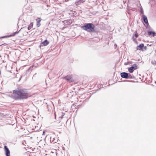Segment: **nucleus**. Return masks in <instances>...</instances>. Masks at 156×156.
Masks as SVG:
<instances>
[{
	"label": "nucleus",
	"instance_id": "nucleus-4",
	"mask_svg": "<svg viewBox=\"0 0 156 156\" xmlns=\"http://www.w3.org/2000/svg\"><path fill=\"white\" fill-rule=\"evenodd\" d=\"M121 76L123 78L127 79L128 73L126 72H122L120 73Z\"/></svg>",
	"mask_w": 156,
	"mask_h": 156
},
{
	"label": "nucleus",
	"instance_id": "nucleus-7",
	"mask_svg": "<svg viewBox=\"0 0 156 156\" xmlns=\"http://www.w3.org/2000/svg\"><path fill=\"white\" fill-rule=\"evenodd\" d=\"M41 19L40 18H38L36 19L37 21V27H39L40 25L41 24L40 23V22L41 21Z\"/></svg>",
	"mask_w": 156,
	"mask_h": 156
},
{
	"label": "nucleus",
	"instance_id": "nucleus-12",
	"mask_svg": "<svg viewBox=\"0 0 156 156\" xmlns=\"http://www.w3.org/2000/svg\"><path fill=\"white\" fill-rule=\"evenodd\" d=\"M148 34L149 35H152L153 37H154L155 36V33L154 32H153V31H149L148 32Z\"/></svg>",
	"mask_w": 156,
	"mask_h": 156
},
{
	"label": "nucleus",
	"instance_id": "nucleus-6",
	"mask_svg": "<svg viewBox=\"0 0 156 156\" xmlns=\"http://www.w3.org/2000/svg\"><path fill=\"white\" fill-rule=\"evenodd\" d=\"M49 42L47 40H45L43 42H41V44L40 46H45L47 45L48 44Z\"/></svg>",
	"mask_w": 156,
	"mask_h": 156
},
{
	"label": "nucleus",
	"instance_id": "nucleus-11",
	"mask_svg": "<svg viewBox=\"0 0 156 156\" xmlns=\"http://www.w3.org/2000/svg\"><path fill=\"white\" fill-rule=\"evenodd\" d=\"M127 79H133L134 78V77L131 74H130L128 73Z\"/></svg>",
	"mask_w": 156,
	"mask_h": 156
},
{
	"label": "nucleus",
	"instance_id": "nucleus-16",
	"mask_svg": "<svg viewBox=\"0 0 156 156\" xmlns=\"http://www.w3.org/2000/svg\"><path fill=\"white\" fill-rule=\"evenodd\" d=\"M140 12H141V13L142 14H144V12L143 11V9L142 8H141L140 10Z\"/></svg>",
	"mask_w": 156,
	"mask_h": 156
},
{
	"label": "nucleus",
	"instance_id": "nucleus-3",
	"mask_svg": "<svg viewBox=\"0 0 156 156\" xmlns=\"http://www.w3.org/2000/svg\"><path fill=\"white\" fill-rule=\"evenodd\" d=\"M4 148L6 156H10V151L8 148L5 145L4 146Z\"/></svg>",
	"mask_w": 156,
	"mask_h": 156
},
{
	"label": "nucleus",
	"instance_id": "nucleus-9",
	"mask_svg": "<svg viewBox=\"0 0 156 156\" xmlns=\"http://www.w3.org/2000/svg\"><path fill=\"white\" fill-rule=\"evenodd\" d=\"M64 79L69 81H70V80H71V79H72V77L69 76H66L65 78H64Z\"/></svg>",
	"mask_w": 156,
	"mask_h": 156
},
{
	"label": "nucleus",
	"instance_id": "nucleus-18",
	"mask_svg": "<svg viewBox=\"0 0 156 156\" xmlns=\"http://www.w3.org/2000/svg\"><path fill=\"white\" fill-rule=\"evenodd\" d=\"M143 48H144V51L146 50H147V47L146 46H144V47Z\"/></svg>",
	"mask_w": 156,
	"mask_h": 156
},
{
	"label": "nucleus",
	"instance_id": "nucleus-14",
	"mask_svg": "<svg viewBox=\"0 0 156 156\" xmlns=\"http://www.w3.org/2000/svg\"><path fill=\"white\" fill-rule=\"evenodd\" d=\"M134 69L131 67H129L128 69V70L130 73H132L133 72Z\"/></svg>",
	"mask_w": 156,
	"mask_h": 156
},
{
	"label": "nucleus",
	"instance_id": "nucleus-5",
	"mask_svg": "<svg viewBox=\"0 0 156 156\" xmlns=\"http://www.w3.org/2000/svg\"><path fill=\"white\" fill-rule=\"evenodd\" d=\"M144 47V44H141L137 47L136 49L137 50H140L143 51H144V50H143Z\"/></svg>",
	"mask_w": 156,
	"mask_h": 156
},
{
	"label": "nucleus",
	"instance_id": "nucleus-22",
	"mask_svg": "<svg viewBox=\"0 0 156 156\" xmlns=\"http://www.w3.org/2000/svg\"><path fill=\"white\" fill-rule=\"evenodd\" d=\"M22 29V28H21V29H20V30H21V29Z\"/></svg>",
	"mask_w": 156,
	"mask_h": 156
},
{
	"label": "nucleus",
	"instance_id": "nucleus-8",
	"mask_svg": "<svg viewBox=\"0 0 156 156\" xmlns=\"http://www.w3.org/2000/svg\"><path fill=\"white\" fill-rule=\"evenodd\" d=\"M143 21L146 24H148V20H147V16L144 15H143Z\"/></svg>",
	"mask_w": 156,
	"mask_h": 156
},
{
	"label": "nucleus",
	"instance_id": "nucleus-21",
	"mask_svg": "<svg viewBox=\"0 0 156 156\" xmlns=\"http://www.w3.org/2000/svg\"><path fill=\"white\" fill-rule=\"evenodd\" d=\"M22 29V28H21V29H20V30H21V29Z\"/></svg>",
	"mask_w": 156,
	"mask_h": 156
},
{
	"label": "nucleus",
	"instance_id": "nucleus-23",
	"mask_svg": "<svg viewBox=\"0 0 156 156\" xmlns=\"http://www.w3.org/2000/svg\"><path fill=\"white\" fill-rule=\"evenodd\" d=\"M0 148H1V147L0 146Z\"/></svg>",
	"mask_w": 156,
	"mask_h": 156
},
{
	"label": "nucleus",
	"instance_id": "nucleus-1",
	"mask_svg": "<svg viewBox=\"0 0 156 156\" xmlns=\"http://www.w3.org/2000/svg\"><path fill=\"white\" fill-rule=\"evenodd\" d=\"M11 97L16 100L27 98L28 97V93L26 89L14 90Z\"/></svg>",
	"mask_w": 156,
	"mask_h": 156
},
{
	"label": "nucleus",
	"instance_id": "nucleus-2",
	"mask_svg": "<svg viewBox=\"0 0 156 156\" xmlns=\"http://www.w3.org/2000/svg\"><path fill=\"white\" fill-rule=\"evenodd\" d=\"M94 25L92 23H85L82 27V29L89 32H94Z\"/></svg>",
	"mask_w": 156,
	"mask_h": 156
},
{
	"label": "nucleus",
	"instance_id": "nucleus-17",
	"mask_svg": "<svg viewBox=\"0 0 156 156\" xmlns=\"http://www.w3.org/2000/svg\"><path fill=\"white\" fill-rule=\"evenodd\" d=\"M135 36L136 38H137L138 37V35L137 33H136L135 34Z\"/></svg>",
	"mask_w": 156,
	"mask_h": 156
},
{
	"label": "nucleus",
	"instance_id": "nucleus-15",
	"mask_svg": "<svg viewBox=\"0 0 156 156\" xmlns=\"http://www.w3.org/2000/svg\"><path fill=\"white\" fill-rule=\"evenodd\" d=\"M20 31V30L19 31L17 32L16 31L13 33V34L12 35H11L10 36H14L16 34H18L19 32Z\"/></svg>",
	"mask_w": 156,
	"mask_h": 156
},
{
	"label": "nucleus",
	"instance_id": "nucleus-19",
	"mask_svg": "<svg viewBox=\"0 0 156 156\" xmlns=\"http://www.w3.org/2000/svg\"><path fill=\"white\" fill-rule=\"evenodd\" d=\"M44 133V131H43V133Z\"/></svg>",
	"mask_w": 156,
	"mask_h": 156
},
{
	"label": "nucleus",
	"instance_id": "nucleus-10",
	"mask_svg": "<svg viewBox=\"0 0 156 156\" xmlns=\"http://www.w3.org/2000/svg\"><path fill=\"white\" fill-rule=\"evenodd\" d=\"M33 23H31L30 25H29L28 27H27L28 29V30H30V29H31L32 27H33Z\"/></svg>",
	"mask_w": 156,
	"mask_h": 156
},
{
	"label": "nucleus",
	"instance_id": "nucleus-13",
	"mask_svg": "<svg viewBox=\"0 0 156 156\" xmlns=\"http://www.w3.org/2000/svg\"><path fill=\"white\" fill-rule=\"evenodd\" d=\"M131 67L134 70L137 69V65L136 64H133Z\"/></svg>",
	"mask_w": 156,
	"mask_h": 156
},
{
	"label": "nucleus",
	"instance_id": "nucleus-20",
	"mask_svg": "<svg viewBox=\"0 0 156 156\" xmlns=\"http://www.w3.org/2000/svg\"><path fill=\"white\" fill-rule=\"evenodd\" d=\"M85 0H84V1H83V2H84Z\"/></svg>",
	"mask_w": 156,
	"mask_h": 156
}]
</instances>
